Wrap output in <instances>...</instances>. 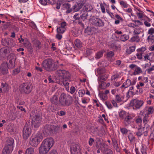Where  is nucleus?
I'll return each mask as SVG.
<instances>
[{"label":"nucleus","mask_w":154,"mask_h":154,"mask_svg":"<svg viewBox=\"0 0 154 154\" xmlns=\"http://www.w3.org/2000/svg\"><path fill=\"white\" fill-rule=\"evenodd\" d=\"M51 103L57 105L58 104H59L58 103V97L57 94L54 95L52 97L51 100Z\"/></svg>","instance_id":"bb28decb"},{"label":"nucleus","mask_w":154,"mask_h":154,"mask_svg":"<svg viewBox=\"0 0 154 154\" xmlns=\"http://www.w3.org/2000/svg\"><path fill=\"white\" fill-rule=\"evenodd\" d=\"M7 73L8 70L6 67L2 66L0 67V75L7 74Z\"/></svg>","instance_id":"a878e982"},{"label":"nucleus","mask_w":154,"mask_h":154,"mask_svg":"<svg viewBox=\"0 0 154 154\" xmlns=\"http://www.w3.org/2000/svg\"><path fill=\"white\" fill-rule=\"evenodd\" d=\"M53 128L51 125H46L43 131L44 134L46 136L51 135L53 133Z\"/></svg>","instance_id":"4468645a"},{"label":"nucleus","mask_w":154,"mask_h":154,"mask_svg":"<svg viewBox=\"0 0 154 154\" xmlns=\"http://www.w3.org/2000/svg\"><path fill=\"white\" fill-rule=\"evenodd\" d=\"M82 14L81 17L82 20H85L87 19L88 15V13L87 11H85L83 10L81 11V12Z\"/></svg>","instance_id":"c756f323"},{"label":"nucleus","mask_w":154,"mask_h":154,"mask_svg":"<svg viewBox=\"0 0 154 154\" xmlns=\"http://www.w3.org/2000/svg\"><path fill=\"white\" fill-rule=\"evenodd\" d=\"M105 104L108 109H111L112 108V106L110 103L106 102Z\"/></svg>","instance_id":"052dcab7"},{"label":"nucleus","mask_w":154,"mask_h":154,"mask_svg":"<svg viewBox=\"0 0 154 154\" xmlns=\"http://www.w3.org/2000/svg\"><path fill=\"white\" fill-rule=\"evenodd\" d=\"M85 93V91L84 90H80L79 91L78 94L79 97H82Z\"/></svg>","instance_id":"c03bdc74"},{"label":"nucleus","mask_w":154,"mask_h":154,"mask_svg":"<svg viewBox=\"0 0 154 154\" xmlns=\"http://www.w3.org/2000/svg\"><path fill=\"white\" fill-rule=\"evenodd\" d=\"M93 103L94 105L96 106L97 107H99L100 105V104L99 102L96 100H94Z\"/></svg>","instance_id":"4d7b16f0"},{"label":"nucleus","mask_w":154,"mask_h":154,"mask_svg":"<svg viewBox=\"0 0 154 154\" xmlns=\"http://www.w3.org/2000/svg\"><path fill=\"white\" fill-rule=\"evenodd\" d=\"M131 40L132 42H138L139 40V37L138 36H134L132 37Z\"/></svg>","instance_id":"8fccbe9b"},{"label":"nucleus","mask_w":154,"mask_h":154,"mask_svg":"<svg viewBox=\"0 0 154 154\" xmlns=\"http://www.w3.org/2000/svg\"><path fill=\"white\" fill-rule=\"evenodd\" d=\"M120 5L123 8H127L128 6V4L127 3V2L125 1L122 0L121 1H119Z\"/></svg>","instance_id":"473e14b6"},{"label":"nucleus","mask_w":154,"mask_h":154,"mask_svg":"<svg viewBox=\"0 0 154 154\" xmlns=\"http://www.w3.org/2000/svg\"><path fill=\"white\" fill-rule=\"evenodd\" d=\"M151 54H147L144 57V58L145 59V60H150V55Z\"/></svg>","instance_id":"338daca9"},{"label":"nucleus","mask_w":154,"mask_h":154,"mask_svg":"<svg viewBox=\"0 0 154 154\" xmlns=\"http://www.w3.org/2000/svg\"><path fill=\"white\" fill-rule=\"evenodd\" d=\"M128 113L124 111H121L119 113V116L121 118L124 119L128 115Z\"/></svg>","instance_id":"2f4dec72"},{"label":"nucleus","mask_w":154,"mask_h":154,"mask_svg":"<svg viewBox=\"0 0 154 154\" xmlns=\"http://www.w3.org/2000/svg\"><path fill=\"white\" fill-rule=\"evenodd\" d=\"M63 7L67 9L66 13H69L72 11V9L70 8L71 5L69 4L68 3H65L63 5Z\"/></svg>","instance_id":"b1692460"},{"label":"nucleus","mask_w":154,"mask_h":154,"mask_svg":"<svg viewBox=\"0 0 154 154\" xmlns=\"http://www.w3.org/2000/svg\"><path fill=\"white\" fill-rule=\"evenodd\" d=\"M90 22L93 25L99 26H102L103 25L102 20L93 17L92 20H90Z\"/></svg>","instance_id":"f3484780"},{"label":"nucleus","mask_w":154,"mask_h":154,"mask_svg":"<svg viewBox=\"0 0 154 154\" xmlns=\"http://www.w3.org/2000/svg\"><path fill=\"white\" fill-rule=\"evenodd\" d=\"M66 22H63L61 23L59 26H57V31L58 33L62 34L66 30Z\"/></svg>","instance_id":"ddd939ff"},{"label":"nucleus","mask_w":154,"mask_h":154,"mask_svg":"<svg viewBox=\"0 0 154 154\" xmlns=\"http://www.w3.org/2000/svg\"><path fill=\"white\" fill-rule=\"evenodd\" d=\"M106 5V3H101L100 4V7L101 10L102 12L103 13H106L105 6Z\"/></svg>","instance_id":"58836bf2"},{"label":"nucleus","mask_w":154,"mask_h":154,"mask_svg":"<svg viewBox=\"0 0 154 154\" xmlns=\"http://www.w3.org/2000/svg\"><path fill=\"white\" fill-rule=\"evenodd\" d=\"M34 149L32 148H28L26 150L25 154H34Z\"/></svg>","instance_id":"f704fd0d"},{"label":"nucleus","mask_w":154,"mask_h":154,"mask_svg":"<svg viewBox=\"0 0 154 154\" xmlns=\"http://www.w3.org/2000/svg\"><path fill=\"white\" fill-rule=\"evenodd\" d=\"M34 44L35 46L38 47L40 45V43L38 41H36L35 42H34Z\"/></svg>","instance_id":"69168bd1"},{"label":"nucleus","mask_w":154,"mask_h":154,"mask_svg":"<svg viewBox=\"0 0 154 154\" xmlns=\"http://www.w3.org/2000/svg\"><path fill=\"white\" fill-rule=\"evenodd\" d=\"M151 129L152 131L150 134V136L152 137V139H153L154 138V122L152 125Z\"/></svg>","instance_id":"49530a36"},{"label":"nucleus","mask_w":154,"mask_h":154,"mask_svg":"<svg viewBox=\"0 0 154 154\" xmlns=\"http://www.w3.org/2000/svg\"><path fill=\"white\" fill-rule=\"evenodd\" d=\"M142 72L141 69L140 67H136L134 71V75H137L139 74Z\"/></svg>","instance_id":"c9c22d12"},{"label":"nucleus","mask_w":154,"mask_h":154,"mask_svg":"<svg viewBox=\"0 0 154 154\" xmlns=\"http://www.w3.org/2000/svg\"><path fill=\"white\" fill-rule=\"evenodd\" d=\"M39 1L41 4L43 5H46L48 2L47 0H39Z\"/></svg>","instance_id":"5fc2aeb1"},{"label":"nucleus","mask_w":154,"mask_h":154,"mask_svg":"<svg viewBox=\"0 0 154 154\" xmlns=\"http://www.w3.org/2000/svg\"><path fill=\"white\" fill-rule=\"evenodd\" d=\"M144 102L142 100L135 99L131 101L130 105L133 106L134 109L140 108L143 105Z\"/></svg>","instance_id":"9d476101"},{"label":"nucleus","mask_w":154,"mask_h":154,"mask_svg":"<svg viewBox=\"0 0 154 154\" xmlns=\"http://www.w3.org/2000/svg\"><path fill=\"white\" fill-rule=\"evenodd\" d=\"M131 80L129 79H127L126 81L124 83L122 87L125 88H127L128 87L131 85Z\"/></svg>","instance_id":"7c9ffc66"},{"label":"nucleus","mask_w":154,"mask_h":154,"mask_svg":"<svg viewBox=\"0 0 154 154\" xmlns=\"http://www.w3.org/2000/svg\"><path fill=\"white\" fill-rule=\"evenodd\" d=\"M141 151L142 154H147L146 152V147L145 146H142L141 149Z\"/></svg>","instance_id":"a18cd8bd"},{"label":"nucleus","mask_w":154,"mask_h":154,"mask_svg":"<svg viewBox=\"0 0 154 154\" xmlns=\"http://www.w3.org/2000/svg\"><path fill=\"white\" fill-rule=\"evenodd\" d=\"M93 9L92 6L90 4L86 5L83 8V10L85 11H90Z\"/></svg>","instance_id":"c85d7f7f"},{"label":"nucleus","mask_w":154,"mask_h":154,"mask_svg":"<svg viewBox=\"0 0 154 154\" xmlns=\"http://www.w3.org/2000/svg\"><path fill=\"white\" fill-rule=\"evenodd\" d=\"M71 154H81L79 146L75 143L72 144L71 146Z\"/></svg>","instance_id":"f8f14e48"},{"label":"nucleus","mask_w":154,"mask_h":154,"mask_svg":"<svg viewBox=\"0 0 154 154\" xmlns=\"http://www.w3.org/2000/svg\"><path fill=\"white\" fill-rule=\"evenodd\" d=\"M154 111V108L152 106H150L147 109V113L145 114L144 119H146L147 120V118L148 117V115L151 114Z\"/></svg>","instance_id":"4be33fe9"},{"label":"nucleus","mask_w":154,"mask_h":154,"mask_svg":"<svg viewBox=\"0 0 154 154\" xmlns=\"http://www.w3.org/2000/svg\"><path fill=\"white\" fill-rule=\"evenodd\" d=\"M72 98L70 95H67L64 93H62L59 99V103L63 106H68L72 102Z\"/></svg>","instance_id":"f03ea898"},{"label":"nucleus","mask_w":154,"mask_h":154,"mask_svg":"<svg viewBox=\"0 0 154 154\" xmlns=\"http://www.w3.org/2000/svg\"><path fill=\"white\" fill-rule=\"evenodd\" d=\"M43 139L42 134L38 132L31 137L29 141L30 144L32 146H36Z\"/></svg>","instance_id":"20e7f679"},{"label":"nucleus","mask_w":154,"mask_h":154,"mask_svg":"<svg viewBox=\"0 0 154 154\" xmlns=\"http://www.w3.org/2000/svg\"><path fill=\"white\" fill-rule=\"evenodd\" d=\"M141 32V31L139 29H135L134 31V33L135 34H139Z\"/></svg>","instance_id":"bf43d9fd"},{"label":"nucleus","mask_w":154,"mask_h":154,"mask_svg":"<svg viewBox=\"0 0 154 154\" xmlns=\"http://www.w3.org/2000/svg\"><path fill=\"white\" fill-rule=\"evenodd\" d=\"M120 130L123 134H125L128 132L127 130L125 128H121L120 129Z\"/></svg>","instance_id":"13d9d810"},{"label":"nucleus","mask_w":154,"mask_h":154,"mask_svg":"<svg viewBox=\"0 0 154 154\" xmlns=\"http://www.w3.org/2000/svg\"><path fill=\"white\" fill-rule=\"evenodd\" d=\"M54 62L52 59H48L45 60L43 63V66L47 70H51L53 67Z\"/></svg>","instance_id":"1a4fd4ad"},{"label":"nucleus","mask_w":154,"mask_h":154,"mask_svg":"<svg viewBox=\"0 0 154 154\" xmlns=\"http://www.w3.org/2000/svg\"><path fill=\"white\" fill-rule=\"evenodd\" d=\"M138 80H141L145 83H147L148 81V78L147 77L139 76L138 78Z\"/></svg>","instance_id":"72a5a7b5"},{"label":"nucleus","mask_w":154,"mask_h":154,"mask_svg":"<svg viewBox=\"0 0 154 154\" xmlns=\"http://www.w3.org/2000/svg\"><path fill=\"white\" fill-rule=\"evenodd\" d=\"M146 48L145 47H142L138 49L137 50V51H138L143 54V52L146 51Z\"/></svg>","instance_id":"09e8293b"},{"label":"nucleus","mask_w":154,"mask_h":154,"mask_svg":"<svg viewBox=\"0 0 154 154\" xmlns=\"http://www.w3.org/2000/svg\"><path fill=\"white\" fill-rule=\"evenodd\" d=\"M15 45L14 41L12 39H9L7 42V45L9 47H14Z\"/></svg>","instance_id":"5701e85b"},{"label":"nucleus","mask_w":154,"mask_h":154,"mask_svg":"<svg viewBox=\"0 0 154 154\" xmlns=\"http://www.w3.org/2000/svg\"><path fill=\"white\" fill-rule=\"evenodd\" d=\"M102 85H105V87L103 88H106L107 87H108L110 85V83L108 82L107 83H106L105 82H103L101 83V86Z\"/></svg>","instance_id":"e2e57ef3"},{"label":"nucleus","mask_w":154,"mask_h":154,"mask_svg":"<svg viewBox=\"0 0 154 154\" xmlns=\"http://www.w3.org/2000/svg\"><path fill=\"white\" fill-rule=\"evenodd\" d=\"M147 34L150 35L154 34V29L153 28L149 29L148 31Z\"/></svg>","instance_id":"603ef678"},{"label":"nucleus","mask_w":154,"mask_h":154,"mask_svg":"<svg viewBox=\"0 0 154 154\" xmlns=\"http://www.w3.org/2000/svg\"><path fill=\"white\" fill-rule=\"evenodd\" d=\"M54 142V140L53 138L47 137L44 140L42 144L50 149L53 146Z\"/></svg>","instance_id":"0eeeda50"},{"label":"nucleus","mask_w":154,"mask_h":154,"mask_svg":"<svg viewBox=\"0 0 154 154\" xmlns=\"http://www.w3.org/2000/svg\"><path fill=\"white\" fill-rule=\"evenodd\" d=\"M135 115L134 114H129L124 119V123L126 125L129 124L132 120L133 118L134 117Z\"/></svg>","instance_id":"6ab92c4d"},{"label":"nucleus","mask_w":154,"mask_h":154,"mask_svg":"<svg viewBox=\"0 0 154 154\" xmlns=\"http://www.w3.org/2000/svg\"><path fill=\"white\" fill-rule=\"evenodd\" d=\"M8 53V51L7 49L2 48L0 50V59H2L5 57Z\"/></svg>","instance_id":"412c9836"},{"label":"nucleus","mask_w":154,"mask_h":154,"mask_svg":"<svg viewBox=\"0 0 154 154\" xmlns=\"http://www.w3.org/2000/svg\"><path fill=\"white\" fill-rule=\"evenodd\" d=\"M103 52L104 51H102L98 52L96 54V58L99 59L103 55Z\"/></svg>","instance_id":"a19ab883"},{"label":"nucleus","mask_w":154,"mask_h":154,"mask_svg":"<svg viewBox=\"0 0 154 154\" xmlns=\"http://www.w3.org/2000/svg\"><path fill=\"white\" fill-rule=\"evenodd\" d=\"M31 117L32 120V124L35 128H38L40 126L41 122V118L40 116L35 115L33 116L32 113L31 114Z\"/></svg>","instance_id":"6e6552de"},{"label":"nucleus","mask_w":154,"mask_h":154,"mask_svg":"<svg viewBox=\"0 0 154 154\" xmlns=\"http://www.w3.org/2000/svg\"><path fill=\"white\" fill-rule=\"evenodd\" d=\"M57 75L59 77L60 81L62 82L65 87L66 90L68 91L69 90V81H70V74L67 71L64 70H58Z\"/></svg>","instance_id":"f257e3e1"},{"label":"nucleus","mask_w":154,"mask_h":154,"mask_svg":"<svg viewBox=\"0 0 154 154\" xmlns=\"http://www.w3.org/2000/svg\"><path fill=\"white\" fill-rule=\"evenodd\" d=\"M135 47L134 46H132L130 47L128 49L127 52L129 54H130L131 52L135 51Z\"/></svg>","instance_id":"37998d69"},{"label":"nucleus","mask_w":154,"mask_h":154,"mask_svg":"<svg viewBox=\"0 0 154 154\" xmlns=\"http://www.w3.org/2000/svg\"><path fill=\"white\" fill-rule=\"evenodd\" d=\"M18 40L20 42H21L22 41L23 42L24 46L27 48H31V44L27 39H26L24 40L22 38H19Z\"/></svg>","instance_id":"aec40b11"},{"label":"nucleus","mask_w":154,"mask_h":154,"mask_svg":"<svg viewBox=\"0 0 154 154\" xmlns=\"http://www.w3.org/2000/svg\"><path fill=\"white\" fill-rule=\"evenodd\" d=\"M16 57L14 54H11L9 58V64L8 66L11 68L14 67L15 65Z\"/></svg>","instance_id":"dca6fc26"},{"label":"nucleus","mask_w":154,"mask_h":154,"mask_svg":"<svg viewBox=\"0 0 154 154\" xmlns=\"http://www.w3.org/2000/svg\"><path fill=\"white\" fill-rule=\"evenodd\" d=\"M143 54L141 52H139L138 51H137V53L136 54V56L137 58L139 59H141L142 57V55Z\"/></svg>","instance_id":"864d4df0"},{"label":"nucleus","mask_w":154,"mask_h":154,"mask_svg":"<svg viewBox=\"0 0 154 154\" xmlns=\"http://www.w3.org/2000/svg\"><path fill=\"white\" fill-rule=\"evenodd\" d=\"M99 96L100 99L102 100H106L108 98L107 95L105 94L103 92H101L99 93Z\"/></svg>","instance_id":"393cba45"},{"label":"nucleus","mask_w":154,"mask_h":154,"mask_svg":"<svg viewBox=\"0 0 154 154\" xmlns=\"http://www.w3.org/2000/svg\"><path fill=\"white\" fill-rule=\"evenodd\" d=\"M20 90L22 92L27 94L29 93L31 91L29 86L26 83L23 84L20 86Z\"/></svg>","instance_id":"2eb2a0df"},{"label":"nucleus","mask_w":154,"mask_h":154,"mask_svg":"<svg viewBox=\"0 0 154 154\" xmlns=\"http://www.w3.org/2000/svg\"><path fill=\"white\" fill-rule=\"evenodd\" d=\"M128 36L126 35H124L121 36L120 39L121 41L125 42L128 40Z\"/></svg>","instance_id":"4c0bfd02"},{"label":"nucleus","mask_w":154,"mask_h":154,"mask_svg":"<svg viewBox=\"0 0 154 154\" xmlns=\"http://www.w3.org/2000/svg\"><path fill=\"white\" fill-rule=\"evenodd\" d=\"M124 96L122 95H117L116 96V100L117 102H121L124 99Z\"/></svg>","instance_id":"cd10ccee"},{"label":"nucleus","mask_w":154,"mask_h":154,"mask_svg":"<svg viewBox=\"0 0 154 154\" xmlns=\"http://www.w3.org/2000/svg\"><path fill=\"white\" fill-rule=\"evenodd\" d=\"M147 123V120L146 119H144L143 126H142L138 129V131L137 133V135L138 136L140 137L143 134H144L145 136H147L148 135V133L150 131V128Z\"/></svg>","instance_id":"7ed1b4c3"},{"label":"nucleus","mask_w":154,"mask_h":154,"mask_svg":"<svg viewBox=\"0 0 154 154\" xmlns=\"http://www.w3.org/2000/svg\"><path fill=\"white\" fill-rule=\"evenodd\" d=\"M111 103L114 107H118V105L117 103L114 100H112L111 101Z\"/></svg>","instance_id":"680f3d73"},{"label":"nucleus","mask_w":154,"mask_h":154,"mask_svg":"<svg viewBox=\"0 0 154 154\" xmlns=\"http://www.w3.org/2000/svg\"><path fill=\"white\" fill-rule=\"evenodd\" d=\"M14 143L13 139L9 138L7 141L6 145L3 150L2 154H10L13 149Z\"/></svg>","instance_id":"423d86ee"},{"label":"nucleus","mask_w":154,"mask_h":154,"mask_svg":"<svg viewBox=\"0 0 154 154\" xmlns=\"http://www.w3.org/2000/svg\"><path fill=\"white\" fill-rule=\"evenodd\" d=\"M136 122L137 124L139 126L140 128L142 126V119L140 118H137L136 120Z\"/></svg>","instance_id":"79ce46f5"},{"label":"nucleus","mask_w":154,"mask_h":154,"mask_svg":"<svg viewBox=\"0 0 154 154\" xmlns=\"http://www.w3.org/2000/svg\"><path fill=\"white\" fill-rule=\"evenodd\" d=\"M75 91V88L73 87L72 86L71 87L70 89V93L71 94H73Z\"/></svg>","instance_id":"0e129e2a"},{"label":"nucleus","mask_w":154,"mask_h":154,"mask_svg":"<svg viewBox=\"0 0 154 154\" xmlns=\"http://www.w3.org/2000/svg\"><path fill=\"white\" fill-rule=\"evenodd\" d=\"M75 43V46L78 48H80L81 46L82 43L79 40H76Z\"/></svg>","instance_id":"ea45409f"},{"label":"nucleus","mask_w":154,"mask_h":154,"mask_svg":"<svg viewBox=\"0 0 154 154\" xmlns=\"http://www.w3.org/2000/svg\"><path fill=\"white\" fill-rule=\"evenodd\" d=\"M147 39L149 42L153 43L154 41V35H149L147 38Z\"/></svg>","instance_id":"e433bc0d"},{"label":"nucleus","mask_w":154,"mask_h":154,"mask_svg":"<svg viewBox=\"0 0 154 154\" xmlns=\"http://www.w3.org/2000/svg\"><path fill=\"white\" fill-rule=\"evenodd\" d=\"M94 142V140L92 138H90L89 141V144L90 146L92 145L93 143Z\"/></svg>","instance_id":"774afa93"},{"label":"nucleus","mask_w":154,"mask_h":154,"mask_svg":"<svg viewBox=\"0 0 154 154\" xmlns=\"http://www.w3.org/2000/svg\"><path fill=\"white\" fill-rule=\"evenodd\" d=\"M128 138L131 142L134 139V137L133 134L131 133H130L128 136Z\"/></svg>","instance_id":"3c124183"},{"label":"nucleus","mask_w":154,"mask_h":154,"mask_svg":"<svg viewBox=\"0 0 154 154\" xmlns=\"http://www.w3.org/2000/svg\"><path fill=\"white\" fill-rule=\"evenodd\" d=\"M114 55V53L112 51L108 52L107 54V56L108 57H112Z\"/></svg>","instance_id":"6e6d98bb"},{"label":"nucleus","mask_w":154,"mask_h":154,"mask_svg":"<svg viewBox=\"0 0 154 154\" xmlns=\"http://www.w3.org/2000/svg\"><path fill=\"white\" fill-rule=\"evenodd\" d=\"M32 129L30 126L26 125L24 128L23 131V138L25 140L28 138L31 135Z\"/></svg>","instance_id":"9b49d317"},{"label":"nucleus","mask_w":154,"mask_h":154,"mask_svg":"<svg viewBox=\"0 0 154 154\" xmlns=\"http://www.w3.org/2000/svg\"><path fill=\"white\" fill-rule=\"evenodd\" d=\"M50 150L49 149L42 143L39 148V152L40 154H47Z\"/></svg>","instance_id":"a211bd4d"},{"label":"nucleus","mask_w":154,"mask_h":154,"mask_svg":"<svg viewBox=\"0 0 154 154\" xmlns=\"http://www.w3.org/2000/svg\"><path fill=\"white\" fill-rule=\"evenodd\" d=\"M43 139L42 134L38 132L31 137L29 141L30 144L32 146H36Z\"/></svg>","instance_id":"39448f33"},{"label":"nucleus","mask_w":154,"mask_h":154,"mask_svg":"<svg viewBox=\"0 0 154 154\" xmlns=\"http://www.w3.org/2000/svg\"><path fill=\"white\" fill-rule=\"evenodd\" d=\"M20 68L19 67L14 69L13 71V74L14 75H16L17 74L20 72Z\"/></svg>","instance_id":"de8ad7c7"}]
</instances>
